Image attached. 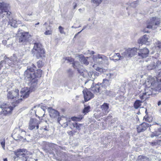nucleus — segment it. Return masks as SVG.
Returning a JSON list of instances; mask_svg holds the SVG:
<instances>
[{
  "label": "nucleus",
  "mask_w": 161,
  "mask_h": 161,
  "mask_svg": "<svg viewBox=\"0 0 161 161\" xmlns=\"http://www.w3.org/2000/svg\"><path fill=\"white\" fill-rule=\"evenodd\" d=\"M145 84V94L147 97L155 94L154 91L159 92L161 90V84L156 82L155 78L152 76L149 77Z\"/></svg>",
  "instance_id": "nucleus-1"
},
{
  "label": "nucleus",
  "mask_w": 161,
  "mask_h": 161,
  "mask_svg": "<svg viewBox=\"0 0 161 161\" xmlns=\"http://www.w3.org/2000/svg\"><path fill=\"white\" fill-rule=\"evenodd\" d=\"M30 92V90L25 89H22L20 92V96L19 97V90L18 89H15V90H13L9 91L7 94V97L8 99H13L14 100H16L17 103H19L21 102L23 98H27L29 96Z\"/></svg>",
  "instance_id": "nucleus-2"
},
{
  "label": "nucleus",
  "mask_w": 161,
  "mask_h": 161,
  "mask_svg": "<svg viewBox=\"0 0 161 161\" xmlns=\"http://www.w3.org/2000/svg\"><path fill=\"white\" fill-rule=\"evenodd\" d=\"M32 66H28L27 69L25 72L24 76L25 80H28L31 82V86L30 88V92L33 91L37 83V79H35L34 70L36 69V66L33 64Z\"/></svg>",
  "instance_id": "nucleus-3"
},
{
  "label": "nucleus",
  "mask_w": 161,
  "mask_h": 161,
  "mask_svg": "<svg viewBox=\"0 0 161 161\" xmlns=\"http://www.w3.org/2000/svg\"><path fill=\"white\" fill-rule=\"evenodd\" d=\"M32 51L34 55L37 58H42L45 56V51L39 43L35 42Z\"/></svg>",
  "instance_id": "nucleus-4"
},
{
  "label": "nucleus",
  "mask_w": 161,
  "mask_h": 161,
  "mask_svg": "<svg viewBox=\"0 0 161 161\" xmlns=\"http://www.w3.org/2000/svg\"><path fill=\"white\" fill-rule=\"evenodd\" d=\"M161 21L160 18L158 17H151L147 21L146 28L153 30H155L159 26Z\"/></svg>",
  "instance_id": "nucleus-5"
},
{
  "label": "nucleus",
  "mask_w": 161,
  "mask_h": 161,
  "mask_svg": "<svg viewBox=\"0 0 161 161\" xmlns=\"http://www.w3.org/2000/svg\"><path fill=\"white\" fill-rule=\"evenodd\" d=\"M31 37L28 32H20L19 35V42L21 44L25 45L29 44L30 38Z\"/></svg>",
  "instance_id": "nucleus-6"
},
{
  "label": "nucleus",
  "mask_w": 161,
  "mask_h": 161,
  "mask_svg": "<svg viewBox=\"0 0 161 161\" xmlns=\"http://www.w3.org/2000/svg\"><path fill=\"white\" fill-rule=\"evenodd\" d=\"M94 62L99 64H103L106 63L108 61L107 57L103 54H97L92 57Z\"/></svg>",
  "instance_id": "nucleus-7"
},
{
  "label": "nucleus",
  "mask_w": 161,
  "mask_h": 161,
  "mask_svg": "<svg viewBox=\"0 0 161 161\" xmlns=\"http://www.w3.org/2000/svg\"><path fill=\"white\" fill-rule=\"evenodd\" d=\"M137 48L134 47L132 48H129L121 53L124 56V58L128 59L134 56L137 53Z\"/></svg>",
  "instance_id": "nucleus-8"
},
{
  "label": "nucleus",
  "mask_w": 161,
  "mask_h": 161,
  "mask_svg": "<svg viewBox=\"0 0 161 161\" xmlns=\"http://www.w3.org/2000/svg\"><path fill=\"white\" fill-rule=\"evenodd\" d=\"M147 69L149 70H154L155 71L161 69V62L157 61L155 63L152 62L147 66Z\"/></svg>",
  "instance_id": "nucleus-9"
},
{
  "label": "nucleus",
  "mask_w": 161,
  "mask_h": 161,
  "mask_svg": "<svg viewBox=\"0 0 161 161\" xmlns=\"http://www.w3.org/2000/svg\"><path fill=\"white\" fill-rule=\"evenodd\" d=\"M5 62L7 63L9 66L11 67L14 66V65H18L19 62H18L17 60V58L13 55V56L11 57L10 58H8L6 56L4 57Z\"/></svg>",
  "instance_id": "nucleus-10"
},
{
  "label": "nucleus",
  "mask_w": 161,
  "mask_h": 161,
  "mask_svg": "<svg viewBox=\"0 0 161 161\" xmlns=\"http://www.w3.org/2000/svg\"><path fill=\"white\" fill-rule=\"evenodd\" d=\"M13 109V107L7 104H2L0 106V114H3L6 115L11 113Z\"/></svg>",
  "instance_id": "nucleus-11"
},
{
  "label": "nucleus",
  "mask_w": 161,
  "mask_h": 161,
  "mask_svg": "<svg viewBox=\"0 0 161 161\" xmlns=\"http://www.w3.org/2000/svg\"><path fill=\"white\" fill-rule=\"evenodd\" d=\"M39 121L35 119H31L30 120L29 128L32 130L36 127L37 129L39 128Z\"/></svg>",
  "instance_id": "nucleus-12"
},
{
  "label": "nucleus",
  "mask_w": 161,
  "mask_h": 161,
  "mask_svg": "<svg viewBox=\"0 0 161 161\" xmlns=\"http://www.w3.org/2000/svg\"><path fill=\"white\" fill-rule=\"evenodd\" d=\"M149 53V50L147 48L140 49L139 52L138 53L139 58H144L147 57Z\"/></svg>",
  "instance_id": "nucleus-13"
},
{
  "label": "nucleus",
  "mask_w": 161,
  "mask_h": 161,
  "mask_svg": "<svg viewBox=\"0 0 161 161\" xmlns=\"http://www.w3.org/2000/svg\"><path fill=\"white\" fill-rule=\"evenodd\" d=\"M27 152L26 149L24 148L19 149L14 152L16 156V157H26L25 154H27Z\"/></svg>",
  "instance_id": "nucleus-14"
},
{
  "label": "nucleus",
  "mask_w": 161,
  "mask_h": 161,
  "mask_svg": "<svg viewBox=\"0 0 161 161\" xmlns=\"http://www.w3.org/2000/svg\"><path fill=\"white\" fill-rule=\"evenodd\" d=\"M83 93L84 95L85 101L86 102L89 100L94 97V94L87 89L83 90Z\"/></svg>",
  "instance_id": "nucleus-15"
},
{
  "label": "nucleus",
  "mask_w": 161,
  "mask_h": 161,
  "mask_svg": "<svg viewBox=\"0 0 161 161\" xmlns=\"http://www.w3.org/2000/svg\"><path fill=\"white\" fill-rule=\"evenodd\" d=\"M149 126H151V125L146 123H143L140 125L137 128L138 133L142 132L146 130Z\"/></svg>",
  "instance_id": "nucleus-16"
},
{
  "label": "nucleus",
  "mask_w": 161,
  "mask_h": 161,
  "mask_svg": "<svg viewBox=\"0 0 161 161\" xmlns=\"http://www.w3.org/2000/svg\"><path fill=\"white\" fill-rule=\"evenodd\" d=\"M124 58V56L123 55H121L119 53H114L113 56L109 58V59L110 60L116 62L120 60L123 59Z\"/></svg>",
  "instance_id": "nucleus-17"
},
{
  "label": "nucleus",
  "mask_w": 161,
  "mask_h": 161,
  "mask_svg": "<svg viewBox=\"0 0 161 161\" xmlns=\"http://www.w3.org/2000/svg\"><path fill=\"white\" fill-rule=\"evenodd\" d=\"M149 37L148 35H145L138 40V43L140 44L143 43L148 45L149 44Z\"/></svg>",
  "instance_id": "nucleus-18"
},
{
  "label": "nucleus",
  "mask_w": 161,
  "mask_h": 161,
  "mask_svg": "<svg viewBox=\"0 0 161 161\" xmlns=\"http://www.w3.org/2000/svg\"><path fill=\"white\" fill-rule=\"evenodd\" d=\"M6 18L8 19V24L10 25L11 26L14 28H16L18 26V24H19L18 22H19V21H17L15 20L14 19L10 17V15L9 16L7 17Z\"/></svg>",
  "instance_id": "nucleus-19"
},
{
  "label": "nucleus",
  "mask_w": 161,
  "mask_h": 161,
  "mask_svg": "<svg viewBox=\"0 0 161 161\" xmlns=\"http://www.w3.org/2000/svg\"><path fill=\"white\" fill-rule=\"evenodd\" d=\"M48 111L49 115L52 118H55L59 115V113L58 111L51 108H48Z\"/></svg>",
  "instance_id": "nucleus-20"
},
{
  "label": "nucleus",
  "mask_w": 161,
  "mask_h": 161,
  "mask_svg": "<svg viewBox=\"0 0 161 161\" xmlns=\"http://www.w3.org/2000/svg\"><path fill=\"white\" fill-rule=\"evenodd\" d=\"M101 108L104 115H106L109 112V104L104 103L101 106Z\"/></svg>",
  "instance_id": "nucleus-21"
},
{
  "label": "nucleus",
  "mask_w": 161,
  "mask_h": 161,
  "mask_svg": "<svg viewBox=\"0 0 161 161\" xmlns=\"http://www.w3.org/2000/svg\"><path fill=\"white\" fill-rule=\"evenodd\" d=\"M9 8V4H8L4 2L0 3V8L3 12H9L8 11Z\"/></svg>",
  "instance_id": "nucleus-22"
},
{
  "label": "nucleus",
  "mask_w": 161,
  "mask_h": 161,
  "mask_svg": "<svg viewBox=\"0 0 161 161\" xmlns=\"http://www.w3.org/2000/svg\"><path fill=\"white\" fill-rule=\"evenodd\" d=\"M102 93L103 94L108 96L112 97H115L116 95V93L114 91L107 90L106 89L103 90Z\"/></svg>",
  "instance_id": "nucleus-23"
},
{
  "label": "nucleus",
  "mask_w": 161,
  "mask_h": 161,
  "mask_svg": "<svg viewBox=\"0 0 161 161\" xmlns=\"http://www.w3.org/2000/svg\"><path fill=\"white\" fill-rule=\"evenodd\" d=\"M89 76L93 80L99 75V73L96 71H90L88 73Z\"/></svg>",
  "instance_id": "nucleus-24"
},
{
  "label": "nucleus",
  "mask_w": 161,
  "mask_h": 161,
  "mask_svg": "<svg viewBox=\"0 0 161 161\" xmlns=\"http://www.w3.org/2000/svg\"><path fill=\"white\" fill-rule=\"evenodd\" d=\"M88 57H85L84 56H82L80 57V60L82 63L87 65L89 63L88 61Z\"/></svg>",
  "instance_id": "nucleus-25"
},
{
  "label": "nucleus",
  "mask_w": 161,
  "mask_h": 161,
  "mask_svg": "<svg viewBox=\"0 0 161 161\" xmlns=\"http://www.w3.org/2000/svg\"><path fill=\"white\" fill-rule=\"evenodd\" d=\"M91 90L94 92L98 93L100 92V87L98 84H96L94 86H91Z\"/></svg>",
  "instance_id": "nucleus-26"
},
{
  "label": "nucleus",
  "mask_w": 161,
  "mask_h": 161,
  "mask_svg": "<svg viewBox=\"0 0 161 161\" xmlns=\"http://www.w3.org/2000/svg\"><path fill=\"white\" fill-rule=\"evenodd\" d=\"M110 80L105 79L103 80L102 84L103 86H104L105 87H107L110 85Z\"/></svg>",
  "instance_id": "nucleus-27"
},
{
  "label": "nucleus",
  "mask_w": 161,
  "mask_h": 161,
  "mask_svg": "<svg viewBox=\"0 0 161 161\" xmlns=\"http://www.w3.org/2000/svg\"><path fill=\"white\" fill-rule=\"evenodd\" d=\"M73 123H72L71 121L69 120L68 121L62 124V126H64V127H66L67 126L69 125V126L71 129H73V126L72 124Z\"/></svg>",
  "instance_id": "nucleus-28"
},
{
  "label": "nucleus",
  "mask_w": 161,
  "mask_h": 161,
  "mask_svg": "<svg viewBox=\"0 0 161 161\" xmlns=\"http://www.w3.org/2000/svg\"><path fill=\"white\" fill-rule=\"evenodd\" d=\"M138 159L140 161H148L149 158L147 157L144 156H139L138 157Z\"/></svg>",
  "instance_id": "nucleus-29"
},
{
  "label": "nucleus",
  "mask_w": 161,
  "mask_h": 161,
  "mask_svg": "<svg viewBox=\"0 0 161 161\" xmlns=\"http://www.w3.org/2000/svg\"><path fill=\"white\" fill-rule=\"evenodd\" d=\"M42 73V71L40 69L37 70L36 72H34V75H35V79L36 78L41 77Z\"/></svg>",
  "instance_id": "nucleus-30"
},
{
  "label": "nucleus",
  "mask_w": 161,
  "mask_h": 161,
  "mask_svg": "<svg viewBox=\"0 0 161 161\" xmlns=\"http://www.w3.org/2000/svg\"><path fill=\"white\" fill-rule=\"evenodd\" d=\"M142 103V101L136 100L134 103V107L135 109L138 108L141 106V103Z\"/></svg>",
  "instance_id": "nucleus-31"
},
{
  "label": "nucleus",
  "mask_w": 161,
  "mask_h": 161,
  "mask_svg": "<svg viewBox=\"0 0 161 161\" xmlns=\"http://www.w3.org/2000/svg\"><path fill=\"white\" fill-rule=\"evenodd\" d=\"M80 66L79 62L73 61L72 63V66L75 69H78Z\"/></svg>",
  "instance_id": "nucleus-32"
},
{
  "label": "nucleus",
  "mask_w": 161,
  "mask_h": 161,
  "mask_svg": "<svg viewBox=\"0 0 161 161\" xmlns=\"http://www.w3.org/2000/svg\"><path fill=\"white\" fill-rule=\"evenodd\" d=\"M27 159L26 157H15L14 159V161H26Z\"/></svg>",
  "instance_id": "nucleus-33"
},
{
  "label": "nucleus",
  "mask_w": 161,
  "mask_h": 161,
  "mask_svg": "<svg viewBox=\"0 0 161 161\" xmlns=\"http://www.w3.org/2000/svg\"><path fill=\"white\" fill-rule=\"evenodd\" d=\"M73 128H76V129L79 130L80 129V126L81 125L80 124H78L74 122L72 124Z\"/></svg>",
  "instance_id": "nucleus-34"
},
{
  "label": "nucleus",
  "mask_w": 161,
  "mask_h": 161,
  "mask_svg": "<svg viewBox=\"0 0 161 161\" xmlns=\"http://www.w3.org/2000/svg\"><path fill=\"white\" fill-rule=\"evenodd\" d=\"M138 4L139 2L138 1H135L130 3V6L134 8L136 7Z\"/></svg>",
  "instance_id": "nucleus-35"
},
{
  "label": "nucleus",
  "mask_w": 161,
  "mask_h": 161,
  "mask_svg": "<svg viewBox=\"0 0 161 161\" xmlns=\"http://www.w3.org/2000/svg\"><path fill=\"white\" fill-rule=\"evenodd\" d=\"M155 78L156 79V80H155L156 82H157V81L161 82V70L158 75L157 77H156Z\"/></svg>",
  "instance_id": "nucleus-36"
},
{
  "label": "nucleus",
  "mask_w": 161,
  "mask_h": 161,
  "mask_svg": "<svg viewBox=\"0 0 161 161\" xmlns=\"http://www.w3.org/2000/svg\"><path fill=\"white\" fill-rule=\"evenodd\" d=\"M40 129L44 130H49L48 125L47 124H46V125L42 126L41 128Z\"/></svg>",
  "instance_id": "nucleus-37"
},
{
  "label": "nucleus",
  "mask_w": 161,
  "mask_h": 161,
  "mask_svg": "<svg viewBox=\"0 0 161 161\" xmlns=\"http://www.w3.org/2000/svg\"><path fill=\"white\" fill-rule=\"evenodd\" d=\"M139 96L141 99L142 100H143L144 99H146V98L149 97H147L146 96V95L145 94V92L143 93L142 95H141V94L140 95H139Z\"/></svg>",
  "instance_id": "nucleus-38"
},
{
  "label": "nucleus",
  "mask_w": 161,
  "mask_h": 161,
  "mask_svg": "<svg viewBox=\"0 0 161 161\" xmlns=\"http://www.w3.org/2000/svg\"><path fill=\"white\" fill-rule=\"evenodd\" d=\"M67 73L68 75L70 77H71L72 76L73 74V72L72 70L71 69H69L67 70Z\"/></svg>",
  "instance_id": "nucleus-39"
},
{
  "label": "nucleus",
  "mask_w": 161,
  "mask_h": 161,
  "mask_svg": "<svg viewBox=\"0 0 161 161\" xmlns=\"http://www.w3.org/2000/svg\"><path fill=\"white\" fill-rule=\"evenodd\" d=\"M102 1V0H92V2L95 4L96 5H98Z\"/></svg>",
  "instance_id": "nucleus-40"
},
{
  "label": "nucleus",
  "mask_w": 161,
  "mask_h": 161,
  "mask_svg": "<svg viewBox=\"0 0 161 161\" xmlns=\"http://www.w3.org/2000/svg\"><path fill=\"white\" fill-rule=\"evenodd\" d=\"M160 138H161V140H158L157 142H150V144L152 146H156L158 144V142H160L161 141V136L160 137Z\"/></svg>",
  "instance_id": "nucleus-41"
},
{
  "label": "nucleus",
  "mask_w": 161,
  "mask_h": 161,
  "mask_svg": "<svg viewBox=\"0 0 161 161\" xmlns=\"http://www.w3.org/2000/svg\"><path fill=\"white\" fill-rule=\"evenodd\" d=\"M25 52L21 50H19L17 53V55L18 57L22 56L24 55Z\"/></svg>",
  "instance_id": "nucleus-42"
},
{
  "label": "nucleus",
  "mask_w": 161,
  "mask_h": 161,
  "mask_svg": "<svg viewBox=\"0 0 161 161\" xmlns=\"http://www.w3.org/2000/svg\"><path fill=\"white\" fill-rule=\"evenodd\" d=\"M90 108V107L89 106L85 108L83 110V113H84L85 114L88 113L89 112Z\"/></svg>",
  "instance_id": "nucleus-43"
},
{
  "label": "nucleus",
  "mask_w": 161,
  "mask_h": 161,
  "mask_svg": "<svg viewBox=\"0 0 161 161\" xmlns=\"http://www.w3.org/2000/svg\"><path fill=\"white\" fill-rule=\"evenodd\" d=\"M154 132L155 133L156 135H158V136L159 135H161V127H160L157 130H156L154 131Z\"/></svg>",
  "instance_id": "nucleus-44"
},
{
  "label": "nucleus",
  "mask_w": 161,
  "mask_h": 161,
  "mask_svg": "<svg viewBox=\"0 0 161 161\" xmlns=\"http://www.w3.org/2000/svg\"><path fill=\"white\" fill-rule=\"evenodd\" d=\"M65 60L67 61V62H73L74 59L69 57H66L65 58Z\"/></svg>",
  "instance_id": "nucleus-45"
},
{
  "label": "nucleus",
  "mask_w": 161,
  "mask_h": 161,
  "mask_svg": "<svg viewBox=\"0 0 161 161\" xmlns=\"http://www.w3.org/2000/svg\"><path fill=\"white\" fill-rule=\"evenodd\" d=\"M156 48H157V49L158 50L159 49L160 51L161 50V42L159 41L158 42V44L156 46Z\"/></svg>",
  "instance_id": "nucleus-46"
},
{
  "label": "nucleus",
  "mask_w": 161,
  "mask_h": 161,
  "mask_svg": "<svg viewBox=\"0 0 161 161\" xmlns=\"http://www.w3.org/2000/svg\"><path fill=\"white\" fill-rule=\"evenodd\" d=\"M88 83V86L89 85L92 84V85L93 83V82L92 80H88L86 81L85 83V85H86L87 84V83Z\"/></svg>",
  "instance_id": "nucleus-47"
},
{
  "label": "nucleus",
  "mask_w": 161,
  "mask_h": 161,
  "mask_svg": "<svg viewBox=\"0 0 161 161\" xmlns=\"http://www.w3.org/2000/svg\"><path fill=\"white\" fill-rule=\"evenodd\" d=\"M113 74L111 73H108L106 75V77L108 79V80H110V79H111L112 77L113 76Z\"/></svg>",
  "instance_id": "nucleus-48"
},
{
  "label": "nucleus",
  "mask_w": 161,
  "mask_h": 161,
  "mask_svg": "<svg viewBox=\"0 0 161 161\" xmlns=\"http://www.w3.org/2000/svg\"><path fill=\"white\" fill-rule=\"evenodd\" d=\"M58 29H59V32L61 34H65L64 32V28L62 27L61 26H59L58 27Z\"/></svg>",
  "instance_id": "nucleus-49"
},
{
  "label": "nucleus",
  "mask_w": 161,
  "mask_h": 161,
  "mask_svg": "<svg viewBox=\"0 0 161 161\" xmlns=\"http://www.w3.org/2000/svg\"><path fill=\"white\" fill-rule=\"evenodd\" d=\"M37 65L38 67H41L43 66L42 62V61L39 60L37 62Z\"/></svg>",
  "instance_id": "nucleus-50"
},
{
  "label": "nucleus",
  "mask_w": 161,
  "mask_h": 161,
  "mask_svg": "<svg viewBox=\"0 0 161 161\" xmlns=\"http://www.w3.org/2000/svg\"><path fill=\"white\" fill-rule=\"evenodd\" d=\"M1 144L3 149L4 150L5 147V141L4 139H3L1 142Z\"/></svg>",
  "instance_id": "nucleus-51"
},
{
  "label": "nucleus",
  "mask_w": 161,
  "mask_h": 161,
  "mask_svg": "<svg viewBox=\"0 0 161 161\" xmlns=\"http://www.w3.org/2000/svg\"><path fill=\"white\" fill-rule=\"evenodd\" d=\"M95 69L96 71H99L100 73L103 72V69L99 67H97L96 68H95Z\"/></svg>",
  "instance_id": "nucleus-52"
},
{
  "label": "nucleus",
  "mask_w": 161,
  "mask_h": 161,
  "mask_svg": "<svg viewBox=\"0 0 161 161\" xmlns=\"http://www.w3.org/2000/svg\"><path fill=\"white\" fill-rule=\"evenodd\" d=\"M44 33L46 35H50L52 33V31L51 30H47Z\"/></svg>",
  "instance_id": "nucleus-53"
},
{
  "label": "nucleus",
  "mask_w": 161,
  "mask_h": 161,
  "mask_svg": "<svg viewBox=\"0 0 161 161\" xmlns=\"http://www.w3.org/2000/svg\"><path fill=\"white\" fill-rule=\"evenodd\" d=\"M82 119V117L73 118L72 119L73 120H75L76 121H79L81 120Z\"/></svg>",
  "instance_id": "nucleus-54"
},
{
  "label": "nucleus",
  "mask_w": 161,
  "mask_h": 161,
  "mask_svg": "<svg viewBox=\"0 0 161 161\" xmlns=\"http://www.w3.org/2000/svg\"><path fill=\"white\" fill-rule=\"evenodd\" d=\"M156 134H156L154 132H152V134L150 135V137L151 138H153L154 136H158V135Z\"/></svg>",
  "instance_id": "nucleus-55"
},
{
  "label": "nucleus",
  "mask_w": 161,
  "mask_h": 161,
  "mask_svg": "<svg viewBox=\"0 0 161 161\" xmlns=\"http://www.w3.org/2000/svg\"><path fill=\"white\" fill-rule=\"evenodd\" d=\"M5 63H6L5 62V59L4 58V60H2L1 61L0 65V66H1L2 67H3V64H5Z\"/></svg>",
  "instance_id": "nucleus-56"
},
{
  "label": "nucleus",
  "mask_w": 161,
  "mask_h": 161,
  "mask_svg": "<svg viewBox=\"0 0 161 161\" xmlns=\"http://www.w3.org/2000/svg\"><path fill=\"white\" fill-rule=\"evenodd\" d=\"M64 158L63 157L61 156L60 157H58L56 158V159L58 160L61 161L63 160Z\"/></svg>",
  "instance_id": "nucleus-57"
},
{
  "label": "nucleus",
  "mask_w": 161,
  "mask_h": 161,
  "mask_svg": "<svg viewBox=\"0 0 161 161\" xmlns=\"http://www.w3.org/2000/svg\"><path fill=\"white\" fill-rule=\"evenodd\" d=\"M45 108L44 106L40 108V110H41V111H42L44 113L45 112Z\"/></svg>",
  "instance_id": "nucleus-58"
},
{
  "label": "nucleus",
  "mask_w": 161,
  "mask_h": 161,
  "mask_svg": "<svg viewBox=\"0 0 161 161\" xmlns=\"http://www.w3.org/2000/svg\"><path fill=\"white\" fill-rule=\"evenodd\" d=\"M73 8L74 9H75L77 7V4L76 3H73Z\"/></svg>",
  "instance_id": "nucleus-59"
},
{
  "label": "nucleus",
  "mask_w": 161,
  "mask_h": 161,
  "mask_svg": "<svg viewBox=\"0 0 161 161\" xmlns=\"http://www.w3.org/2000/svg\"><path fill=\"white\" fill-rule=\"evenodd\" d=\"M50 146H53V147H55L57 146V145L54 144H51L50 145Z\"/></svg>",
  "instance_id": "nucleus-60"
},
{
  "label": "nucleus",
  "mask_w": 161,
  "mask_h": 161,
  "mask_svg": "<svg viewBox=\"0 0 161 161\" xmlns=\"http://www.w3.org/2000/svg\"><path fill=\"white\" fill-rule=\"evenodd\" d=\"M3 43L4 44H7V41L5 40H4L2 41Z\"/></svg>",
  "instance_id": "nucleus-61"
},
{
  "label": "nucleus",
  "mask_w": 161,
  "mask_h": 161,
  "mask_svg": "<svg viewBox=\"0 0 161 161\" xmlns=\"http://www.w3.org/2000/svg\"><path fill=\"white\" fill-rule=\"evenodd\" d=\"M158 106H160L161 105V101H159L158 103Z\"/></svg>",
  "instance_id": "nucleus-62"
},
{
  "label": "nucleus",
  "mask_w": 161,
  "mask_h": 161,
  "mask_svg": "<svg viewBox=\"0 0 161 161\" xmlns=\"http://www.w3.org/2000/svg\"><path fill=\"white\" fill-rule=\"evenodd\" d=\"M87 27V26H84L83 27V29H82V31L84 30V29H85L86 28V27Z\"/></svg>",
  "instance_id": "nucleus-63"
},
{
  "label": "nucleus",
  "mask_w": 161,
  "mask_h": 161,
  "mask_svg": "<svg viewBox=\"0 0 161 161\" xmlns=\"http://www.w3.org/2000/svg\"><path fill=\"white\" fill-rule=\"evenodd\" d=\"M3 161H8L7 159V158H4L3 159Z\"/></svg>",
  "instance_id": "nucleus-64"
}]
</instances>
